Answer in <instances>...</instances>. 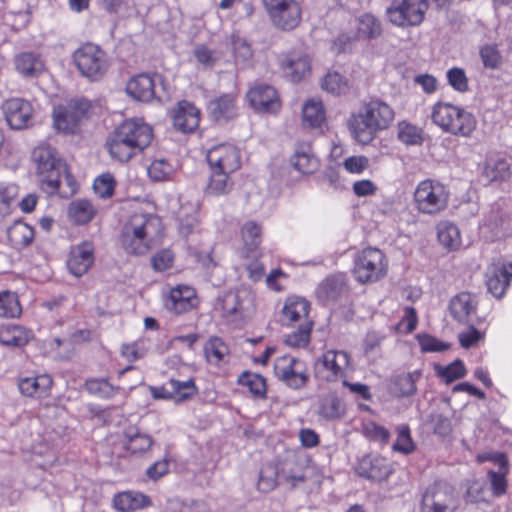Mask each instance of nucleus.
Masks as SVG:
<instances>
[{
    "mask_svg": "<svg viewBox=\"0 0 512 512\" xmlns=\"http://www.w3.org/2000/svg\"><path fill=\"white\" fill-rule=\"evenodd\" d=\"M395 119L394 109L385 101L373 98L361 104L347 121L353 139L362 144L371 143L381 131L388 129Z\"/></svg>",
    "mask_w": 512,
    "mask_h": 512,
    "instance_id": "1",
    "label": "nucleus"
},
{
    "mask_svg": "<svg viewBox=\"0 0 512 512\" xmlns=\"http://www.w3.org/2000/svg\"><path fill=\"white\" fill-rule=\"evenodd\" d=\"M164 227L159 216L134 213L122 227L120 242L130 255H145L161 243Z\"/></svg>",
    "mask_w": 512,
    "mask_h": 512,
    "instance_id": "2",
    "label": "nucleus"
},
{
    "mask_svg": "<svg viewBox=\"0 0 512 512\" xmlns=\"http://www.w3.org/2000/svg\"><path fill=\"white\" fill-rule=\"evenodd\" d=\"M32 160L36 165L38 183L47 195L59 192L63 176L69 177L66 164L57 156L56 151L48 145H39L32 152Z\"/></svg>",
    "mask_w": 512,
    "mask_h": 512,
    "instance_id": "3",
    "label": "nucleus"
},
{
    "mask_svg": "<svg viewBox=\"0 0 512 512\" xmlns=\"http://www.w3.org/2000/svg\"><path fill=\"white\" fill-rule=\"evenodd\" d=\"M431 118L443 132L458 137H471L477 127V120L471 112L447 102H437L432 108Z\"/></svg>",
    "mask_w": 512,
    "mask_h": 512,
    "instance_id": "4",
    "label": "nucleus"
},
{
    "mask_svg": "<svg viewBox=\"0 0 512 512\" xmlns=\"http://www.w3.org/2000/svg\"><path fill=\"white\" fill-rule=\"evenodd\" d=\"M73 61L83 77L99 81L107 73L110 61L106 52L94 43H84L73 53Z\"/></svg>",
    "mask_w": 512,
    "mask_h": 512,
    "instance_id": "5",
    "label": "nucleus"
},
{
    "mask_svg": "<svg viewBox=\"0 0 512 512\" xmlns=\"http://www.w3.org/2000/svg\"><path fill=\"white\" fill-rule=\"evenodd\" d=\"M413 199L418 212L436 215L447 207L449 192L439 181L425 179L416 186Z\"/></svg>",
    "mask_w": 512,
    "mask_h": 512,
    "instance_id": "6",
    "label": "nucleus"
},
{
    "mask_svg": "<svg viewBox=\"0 0 512 512\" xmlns=\"http://www.w3.org/2000/svg\"><path fill=\"white\" fill-rule=\"evenodd\" d=\"M457 508V494L447 482H434L422 494L420 512H455Z\"/></svg>",
    "mask_w": 512,
    "mask_h": 512,
    "instance_id": "7",
    "label": "nucleus"
},
{
    "mask_svg": "<svg viewBox=\"0 0 512 512\" xmlns=\"http://www.w3.org/2000/svg\"><path fill=\"white\" fill-rule=\"evenodd\" d=\"M384 254L376 248L362 250L355 258L354 275L358 282H374L386 274Z\"/></svg>",
    "mask_w": 512,
    "mask_h": 512,
    "instance_id": "8",
    "label": "nucleus"
},
{
    "mask_svg": "<svg viewBox=\"0 0 512 512\" xmlns=\"http://www.w3.org/2000/svg\"><path fill=\"white\" fill-rule=\"evenodd\" d=\"M351 366V357L344 350H327L315 363V374L326 382H336L344 378Z\"/></svg>",
    "mask_w": 512,
    "mask_h": 512,
    "instance_id": "9",
    "label": "nucleus"
},
{
    "mask_svg": "<svg viewBox=\"0 0 512 512\" xmlns=\"http://www.w3.org/2000/svg\"><path fill=\"white\" fill-rule=\"evenodd\" d=\"M428 9L426 0H402L394 2L387 8L389 21L398 27L418 26L423 20Z\"/></svg>",
    "mask_w": 512,
    "mask_h": 512,
    "instance_id": "10",
    "label": "nucleus"
},
{
    "mask_svg": "<svg viewBox=\"0 0 512 512\" xmlns=\"http://www.w3.org/2000/svg\"><path fill=\"white\" fill-rule=\"evenodd\" d=\"M274 374L278 380L295 390L305 387L309 380L304 362L290 355H284L276 359Z\"/></svg>",
    "mask_w": 512,
    "mask_h": 512,
    "instance_id": "11",
    "label": "nucleus"
},
{
    "mask_svg": "<svg viewBox=\"0 0 512 512\" xmlns=\"http://www.w3.org/2000/svg\"><path fill=\"white\" fill-rule=\"evenodd\" d=\"M264 7L275 25L293 29L301 20V8L296 0H263Z\"/></svg>",
    "mask_w": 512,
    "mask_h": 512,
    "instance_id": "12",
    "label": "nucleus"
},
{
    "mask_svg": "<svg viewBox=\"0 0 512 512\" xmlns=\"http://www.w3.org/2000/svg\"><path fill=\"white\" fill-rule=\"evenodd\" d=\"M207 161L211 171L235 172L241 166V154L236 146L222 143L208 150Z\"/></svg>",
    "mask_w": 512,
    "mask_h": 512,
    "instance_id": "13",
    "label": "nucleus"
},
{
    "mask_svg": "<svg viewBox=\"0 0 512 512\" xmlns=\"http://www.w3.org/2000/svg\"><path fill=\"white\" fill-rule=\"evenodd\" d=\"M250 105L261 113H277L281 108V101L276 90L268 84H256L247 92Z\"/></svg>",
    "mask_w": 512,
    "mask_h": 512,
    "instance_id": "14",
    "label": "nucleus"
},
{
    "mask_svg": "<svg viewBox=\"0 0 512 512\" xmlns=\"http://www.w3.org/2000/svg\"><path fill=\"white\" fill-rule=\"evenodd\" d=\"M3 112L8 125L15 130L27 128L33 118L31 103L22 98H11L4 102Z\"/></svg>",
    "mask_w": 512,
    "mask_h": 512,
    "instance_id": "15",
    "label": "nucleus"
},
{
    "mask_svg": "<svg viewBox=\"0 0 512 512\" xmlns=\"http://www.w3.org/2000/svg\"><path fill=\"white\" fill-rule=\"evenodd\" d=\"M95 261V247L90 241H83L71 247L67 267L71 274L81 277L86 274Z\"/></svg>",
    "mask_w": 512,
    "mask_h": 512,
    "instance_id": "16",
    "label": "nucleus"
},
{
    "mask_svg": "<svg viewBox=\"0 0 512 512\" xmlns=\"http://www.w3.org/2000/svg\"><path fill=\"white\" fill-rule=\"evenodd\" d=\"M355 470L360 477L377 482L386 480L392 473V467L387 459L378 455L363 456Z\"/></svg>",
    "mask_w": 512,
    "mask_h": 512,
    "instance_id": "17",
    "label": "nucleus"
},
{
    "mask_svg": "<svg viewBox=\"0 0 512 512\" xmlns=\"http://www.w3.org/2000/svg\"><path fill=\"white\" fill-rule=\"evenodd\" d=\"M160 77L148 73H140L132 77L126 84V92L133 99L141 102H150L160 99L156 91V81Z\"/></svg>",
    "mask_w": 512,
    "mask_h": 512,
    "instance_id": "18",
    "label": "nucleus"
},
{
    "mask_svg": "<svg viewBox=\"0 0 512 512\" xmlns=\"http://www.w3.org/2000/svg\"><path fill=\"white\" fill-rule=\"evenodd\" d=\"M125 136L142 152L147 148L153 138V129L141 118H131L119 125Z\"/></svg>",
    "mask_w": 512,
    "mask_h": 512,
    "instance_id": "19",
    "label": "nucleus"
},
{
    "mask_svg": "<svg viewBox=\"0 0 512 512\" xmlns=\"http://www.w3.org/2000/svg\"><path fill=\"white\" fill-rule=\"evenodd\" d=\"M105 146L111 158L119 162H127L140 153L119 126L108 135Z\"/></svg>",
    "mask_w": 512,
    "mask_h": 512,
    "instance_id": "20",
    "label": "nucleus"
},
{
    "mask_svg": "<svg viewBox=\"0 0 512 512\" xmlns=\"http://www.w3.org/2000/svg\"><path fill=\"white\" fill-rule=\"evenodd\" d=\"M238 94L224 93L212 99L208 104L210 117L216 122H227L238 115Z\"/></svg>",
    "mask_w": 512,
    "mask_h": 512,
    "instance_id": "21",
    "label": "nucleus"
},
{
    "mask_svg": "<svg viewBox=\"0 0 512 512\" xmlns=\"http://www.w3.org/2000/svg\"><path fill=\"white\" fill-rule=\"evenodd\" d=\"M173 126L182 133H191L199 125L200 112L190 102L181 101L172 110Z\"/></svg>",
    "mask_w": 512,
    "mask_h": 512,
    "instance_id": "22",
    "label": "nucleus"
},
{
    "mask_svg": "<svg viewBox=\"0 0 512 512\" xmlns=\"http://www.w3.org/2000/svg\"><path fill=\"white\" fill-rule=\"evenodd\" d=\"M310 303L302 297H288L282 308V322L284 325L293 326L312 321L309 317Z\"/></svg>",
    "mask_w": 512,
    "mask_h": 512,
    "instance_id": "23",
    "label": "nucleus"
},
{
    "mask_svg": "<svg viewBox=\"0 0 512 512\" xmlns=\"http://www.w3.org/2000/svg\"><path fill=\"white\" fill-rule=\"evenodd\" d=\"M478 301L475 295L462 292L454 296L449 305L452 317L459 323H469L476 314Z\"/></svg>",
    "mask_w": 512,
    "mask_h": 512,
    "instance_id": "24",
    "label": "nucleus"
},
{
    "mask_svg": "<svg viewBox=\"0 0 512 512\" xmlns=\"http://www.w3.org/2000/svg\"><path fill=\"white\" fill-rule=\"evenodd\" d=\"M195 290L189 286H177L171 289L165 300V307L175 314L189 311L195 306Z\"/></svg>",
    "mask_w": 512,
    "mask_h": 512,
    "instance_id": "25",
    "label": "nucleus"
},
{
    "mask_svg": "<svg viewBox=\"0 0 512 512\" xmlns=\"http://www.w3.org/2000/svg\"><path fill=\"white\" fill-rule=\"evenodd\" d=\"M511 279L512 263L493 267L487 274V289L494 297L501 298L509 287Z\"/></svg>",
    "mask_w": 512,
    "mask_h": 512,
    "instance_id": "26",
    "label": "nucleus"
},
{
    "mask_svg": "<svg viewBox=\"0 0 512 512\" xmlns=\"http://www.w3.org/2000/svg\"><path fill=\"white\" fill-rule=\"evenodd\" d=\"M291 165L302 174H312L319 168V161L309 143L297 144L290 158Z\"/></svg>",
    "mask_w": 512,
    "mask_h": 512,
    "instance_id": "27",
    "label": "nucleus"
},
{
    "mask_svg": "<svg viewBox=\"0 0 512 512\" xmlns=\"http://www.w3.org/2000/svg\"><path fill=\"white\" fill-rule=\"evenodd\" d=\"M151 504L148 496L143 493L125 491L115 495L113 505L120 512H133Z\"/></svg>",
    "mask_w": 512,
    "mask_h": 512,
    "instance_id": "28",
    "label": "nucleus"
},
{
    "mask_svg": "<svg viewBox=\"0 0 512 512\" xmlns=\"http://www.w3.org/2000/svg\"><path fill=\"white\" fill-rule=\"evenodd\" d=\"M494 461L498 464L499 469L498 471H488L487 478L490 483L493 496L500 497L504 495L507 490L506 474L508 472V461L504 454H497Z\"/></svg>",
    "mask_w": 512,
    "mask_h": 512,
    "instance_id": "29",
    "label": "nucleus"
},
{
    "mask_svg": "<svg viewBox=\"0 0 512 512\" xmlns=\"http://www.w3.org/2000/svg\"><path fill=\"white\" fill-rule=\"evenodd\" d=\"M51 385L52 379L48 375L22 377L18 380V388L21 394L27 397H40L47 392Z\"/></svg>",
    "mask_w": 512,
    "mask_h": 512,
    "instance_id": "30",
    "label": "nucleus"
},
{
    "mask_svg": "<svg viewBox=\"0 0 512 512\" xmlns=\"http://www.w3.org/2000/svg\"><path fill=\"white\" fill-rule=\"evenodd\" d=\"M303 124L310 128H321L326 121L323 103L317 99L307 100L302 108Z\"/></svg>",
    "mask_w": 512,
    "mask_h": 512,
    "instance_id": "31",
    "label": "nucleus"
},
{
    "mask_svg": "<svg viewBox=\"0 0 512 512\" xmlns=\"http://www.w3.org/2000/svg\"><path fill=\"white\" fill-rule=\"evenodd\" d=\"M32 333L19 325H3L0 327V342L5 346L20 347L26 345Z\"/></svg>",
    "mask_w": 512,
    "mask_h": 512,
    "instance_id": "32",
    "label": "nucleus"
},
{
    "mask_svg": "<svg viewBox=\"0 0 512 512\" xmlns=\"http://www.w3.org/2000/svg\"><path fill=\"white\" fill-rule=\"evenodd\" d=\"M286 75L293 82H299L310 72V59L306 55H290L283 62Z\"/></svg>",
    "mask_w": 512,
    "mask_h": 512,
    "instance_id": "33",
    "label": "nucleus"
},
{
    "mask_svg": "<svg viewBox=\"0 0 512 512\" xmlns=\"http://www.w3.org/2000/svg\"><path fill=\"white\" fill-rule=\"evenodd\" d=\"M345 290L342 275H332L324 279L317 288V296L323 302L336 300Z\"/></svg>",
    "mask_w": 512,
    "mask_h": 512,
    "instance_id": "34",
    "label": "nucleus"
},
{
    "mask_svg": "<svg viewBox=\"0 0 512 512\" xmlns=\"http://www.w3.org/2000/svg\"><path fill=\"white\" fill-rule=\"evenodd\" d=\"M97 213V209L87 199L73 200L68 206L69 218L77 225L90 222Z\"/></svg>",
    "mask_w": 512,
    "mask_h": 512,
    "instance_id": "35",
    "label": "nucleus"
},
{
    "mask_svg": "<svg viewBox=\"0 0 512 512\" xmlns=\"http://www.w3.org/2000/svg\"><path fill=\"white\" fill-rule=\"evenodd\" d=\"M7 236L11 244L22 249L30 245L34 239V229L22 221H15L7 230Z\"/></svg>",
    "mask_w": 512,
    "mask_h": 512,
    "instance_id": "36",
    "label": "nucleus"
},
{
    "mask_svg": "<svg viewBox=\"0 0 512 512\" xmlns=\"http://www.w3.org/2000/svg\"><path fill=\"white\" fill-rule=\"evenodd\" d=\"M237 383L246 387L254 398L261 400L266 399L267 383L262 375L244 371L239 375Z\"/></svg>",
    "mask_w": 512,
    "mask_h": 512,
    "instance_id": "37",
    "label": "nucleus"
},
{
    "mask_svg": "<svg viewBox=\"0 0 512 512\" xmlns=\"http://www.w3.org/2000/svg\"><path fill=\"white\" fill-rule=\"evenodd\" d=\"M382 34L380 21L372 14L366 13L357 18L356 35L359 39H375Z\"/></svg>",
    "mask_w": 512,
    "mask_h": 512,
    "instance_id": "38",
    "label": "nucleus"
},
{
    "mask_svg": "<svg viewBox=\"0 0 512 512\" xmlns=\"http://www.w3.org/2000/svg\"><path fill=\"white\" fill-rule=\"evenodd\" d=\"M437 236L440 244L448 250H456L461 245L460 231L455 224L449 221H442L438 224Z\"/></svg>",
    "mask_w": 512,
    "mask_h": 512,
    "instance_id": "39",
    "label": "nucleus"
},
{
    "mask_svg": "<svg viewBox=\"0 0 512 512\" xmlns=\"http://www.w3.org/2000/svg\"><path fill=\"white\" fill-rule=\"evenodd\" d=\"M18 196V185L14 183H0V222L12 213Z\"/></svg>",
    "mask_w": 512,
    "mask_h": 512,
    "instance_id": "40",
    "label": "nucleus"
},
{
    "mask_svg": "<svg viewBox=\"0 0 512 512\" xmlns=\"http://www.w3.org/2000/svg\"><path fill=\"white\" fill-rule=\"evenodd\" d=\"M15 65L17 71L27 77L37 76L44 69L42 60L30 52L18 55L15 59Z\"/></svg>",
    "mask_w": 512,
    "mask_h": 512,
    "instance_id": "41",
    "label": "nucleus"
},
{
    "mask_svg": "<svg viewBox=\"0 0 512 512\" xmlns=\"http://www.w3.org/2000/svg\"><path fill=\"white\" fill-rule=\"evenodd\" d=\"M168 385L172 394V400L176 403L187 401L193 398L198 392L197 386L191 378L186 381L170 379Z\"/></svg>",
    "mask_w": 512,
    "mask_h": 512,
    "instance_id": "42",
    "label": "nucleus"
},
{
    "mask_svg": "<svg viewBox=\"0 0 512 512\" xmlns=\"http://www.w3.org/2000/svg\"><path fill=\"white\" fill-rule=\"evenodd\" d=\"M126 436V442H125V448L134 455H144L146 452H148L154 441L152 437L145 433L135 432L131 433L127 431L125 433Z\"/></svg>",
    "mask_w": 512,
    "mask_h": 512,
    "instance_id": "43",
    "label": "nucleus"
},
{
    "mask_svg": "<svg viewBox=\"0 0 512 512\" xmlns=\"http://www.w3.org/2000/svg\"><path fill=\"white\" fill-rule=\"evenodd\" d=\"M228 354L227 344L219 337H210L204 345L205 358L213 365H219Z\"/></svg>",
    "mask_w": 512,
    "mask_h": 512,
    "instance_id": "44",
    "label": "nucleus"
},
{
    "mask_svg": "<svg viewBox=\"0 0 512 512\" xmlns=\"http://www.w3.org/2000/svg\"><path fill=\"white\" fill-rule=\"evenodd\" d=\"M345 412V404L335 395L323 398L319 406V415L326 420L340 419Z\"/></svg>",
    "mask_w": 512,
    "mask_h": 512,
    "instance_id": "45",
    "label": "nucleus"
},
{
    "mask_svg": "<svg viewBox=\"0 0 512 512\" xmlns=\"http://www.w3.org/2000/svg\"><path fill=\"white\" fill-rule=\"evenodd\" d=\"M54 127L58 131L74 133L80 120L65 106H58L53 112Z\"/></svg>",
    "mask_w": 512,
    "mask_h": 512,
    "instance_id": "46",
    "label": "nucleus"
},
{
    "mask_svg": "<svg viewBox=\"0 0 512 512\" xmlns=\"http://www.w3.org/2000/svg\"><path fill=\"white\" fill-rule=\"evenodd\" d=\"M233 173L234 172L212 171L207 186L208 193L221 195L230 192L234 184L231 179V174Z\"/></svg>",
    "mask_w": 512,
    "mask_h": 512,
    "instance_id": "47",
    "label": "nucleus"
},
{
    "mask_svg": "<svg viewBox=\"0 0 512 512\" xmlns=\"http://www.w3.org/2000/svg\"><path fill=\"white\" fill-rule=\"evenodd\" d=\"M313 324V321L297 324L298 328L285 336L284 343L292 348H303L307 346L310 342Z\"/></svg>",
    "mask_w": 512,
    "mask_h": 512,
    "instance_id": "48",
    "label": "nucleus"
},
{
    "mask_svg": "<svg viewBox=\"0 0 512 512\" xmlns=\"http://www.w3.org/2000/svg\"><path fill=\"white\" fill-rule=\"evenodd\" d=\"M281 479V473L278 467L274 464H266L262 467L258 480V490L268 493L276 488L278 479Z\"/></svg>",
    "mask_w": 512,
    "mask_h": 512,
    "instance_id": "49",
    "label": "nucleus"
},
{
    "mask_svg": "<svg viewBox=\"0 0 512 512\" xmlns=\"http://www.w3.org/2000/svg\"><path fill=\"white\" fill-rule=\"evenodd\" d=\"M22 308L17 294L10 291L0 292V317L15 318L20 316Z\"/></svg>",
    "mask_w": 512,
    "mask_h": 512,
    "instance_id": "50",
    "label": "nucleus"
},
{
    "mask_svg": "<svg viewBox=\"0 0 512 512\" xmlns=\"http://www.w3.org/2000/svg\"><path fill=\"white\" fill-rule=\"evenodd\" d=\"M85 388L90 394L102 398H112L119 390V387L113 386L105 378H92L85 382Z\"/></svg>",
    "mask_w": 512,
    "mask_h": 512,
    "instance_id": "51",
    "label": "nucleus"
},
{
    "mask_svg": "<svg viewBox=\"0 0 512 512\" xmlns=\"http://www.w3.org/2000/svg\"><path fill=\"white\" fill-rule=\"evenodd\" d=\"M222 316L235 320L242 312V303L240 296L236 292H227L220 302Z\"/></svg>",
    "mask_w": 512,
    "mask_h": 512,
    "instance_id": "52",
    "label": "nucleus"
},
{
    "mask_svg": "<svg viewBox=\"0 0 512 512\" xmlns=\"http://www.w3.org/2000/svg\"><path fill=\"white\" fill-rule=\"evenodd\" d=\"M232 50L235 63L241 67L249 66L253 58L250 44L239 37L232 38Z\"/></svg>",
    "mask_w": 512,
    "mask_h": 512,
    "instance_id": "53",
    "label": "nucleus"
},
{
    "mask_svg": "<svg viewBox=\"0 0 512 512\" xmlns=\"http://www.w3.org/2000/svg\"><path fill=\"white\" fill-rule=\"evenodd\" d=\"M182 234L188 235L198 222V212L194 205L181 206L177 213Z\"/></svg>",
    "mask_w": 512,
    "mask_h": 512,
    "instance_id": "54",
    "label": "nucleus"
},
{
    "mask_svg": "<svg viewBox=\"0 0 512 512\" xmlns=\"http://www.w3.org/2000/svg\"><path fill=\"white\" fill-rule=\"evenodd\" d=\"M397 439L392 446L393 451L399 452L404 455L411 454L415 450L410 428L406 424L399 425L396 428Z\"/></svg>",
    "mask_w": 512,
    "mask_h": 512,
    "instance_id": "55",
    "label": "nucleus"
},
{
    "mask_svg": "<svg viewBox=\"0 0 512 512\" xmlns=\"http://www.w3.org/2000/svg\"><path fill=\"white\" fill-rule=\"evenodd\" d=\"M174 170V166L167 160L157 159L149 165L147 172L151 180L160 182L169 180Z\"/></svg>",
    "mask_w": 512,
    "mask_h": 512,
    "instance_id": "56",
    "label": "nucleus"
},
{
    "mask_svg": "<svg viewBox=\"0 0 512 512\" xmlns=\"http://www.w3.org/2000/svg\"><path fill=\"white\" fill-rule=\"evenodd\" d=\"M398 139L406 145H418L423 141L422 130L405 121L398 124Z\"/></svg>",
    "mask_w": 512,
    "mask_h": 512,
    "instance_id": "57",
    "label": "nucleus"
},
{
    "mask_svg": "<svg viewBox=\"0 0 512 512\" xmlns=\"http://www.w3.org/2000/svg\"><path fill=\"white\" fill-rule=\"evenodd\" d=\"M321 87L329 93L340 95L348 90V82L338 72H329L323 78Z\"/></svg>",
    "mask_w": 512,
    "mask_h": 512,
    "instance_id": "58",
    "label": "nucleus"
},
{
    "mask_svg": "<svg viewBox=\"0 0 512 512\" xmlns=\"http://www.w3.org/2000/svg\"><path fill=\"white\" fill-rule=\"evenodd\" d=\"M437 375L444 379V381L448 384L457 379H460L466 375V369L463 362L459 359L455 360L451 364L441 367L438 366L436 368Z\"/></svg>",
    "mask_w": 512,
    "mask_h": 512,
    "instance_id": "59",
    "label": "nucleus"
},
{
    "mask_svg": "<svg viewBox=\"0 0 512 512\" xmlns=\"http://www.w3.org/2000/svg\"><path fill=\"white\" fill-rule=\"evenodd\" d=\"M280 473L281 479L290 482L292 486H296L297 483L305 481L303 467L295 460L286 461Z\"/></svg>",
    "mask_w": 512,
    "mask_h": 512,
    "instance_id": "60",
    "label": "nucleus"
},
{
    "mask_svg": "<svg viewBox=\"0 0 512 512\" xmlns=\"http://www.w3.org/2000/svg\"><path fill=\"white\" fill-rule=\"evenodd\" d=\"M363 434L370 441L378 442L380 445H386L391 436L388 429L373 421L363 425Z\"/></svg>",
    "mask_w": 512,
    "mask_h": 512,
    "instance_id": "61",
    "label": "nucleus"
},
{
    "mask_svg": "<svg viewBox=\"0 0 512 512\" xmlns=\"http://www.w3.org/2000/svg\"><path fill=\"white\" fill-rule=\"evenodd\" d=\"M93 189L95 193L103 199L112 197L115 189V179L113 175L105 173L98 176L94 180Z\"/></svg>",
    "mask_w": 512,
    "mask_h": 512,
    "instance_id": "62",
    "label": "nucleus"
},
{
    "mask_svg": "<svg viewBox=\"0 0 512 512\" xmlns=\"http://www.w3.org/2000/svg\"><path fill=\"white\" fill-rule=\"evenodd\" d=\"M193 55L197 62L204 67H213L221 58V54L208 46L201 44L194 48Z\"/></svg>",
    "mask_w": 512,
    "mask_h": 512,
    "instance_id": "63",
    "label": "nucleus"
},
{
    "mask_svg": "<svg viewBox=\"0 0 512 512\" xmlns=\"http://www.w3.org/2000/svg\"><path fill=\"white\" fill-rule=\"evenodd\" d=\"M261 226L253 221L246 222L242 227V237L249 249L253 250L261 242Z\"/></svg>",
    "mask_w": 512,
    "mask_h": 512,
    "instance_id": "64",
    "label": "nucleus"
}]
</instances>
